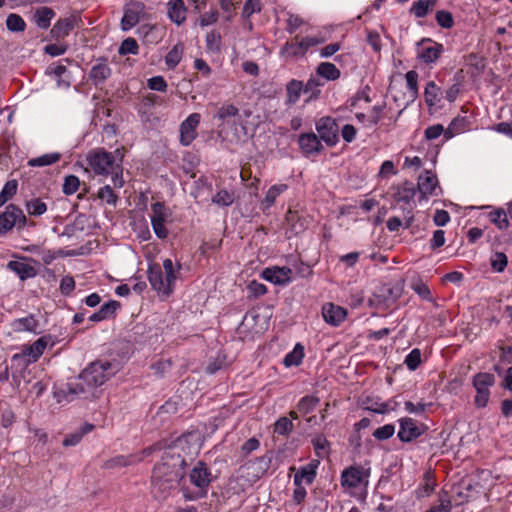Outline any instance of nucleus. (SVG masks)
I'll return each instance as SVG.
<instances>
[{
    "label": "nucleus",
    "mask_w": 512,
    "mask_h": 512,
    "mask_svg": "<svg viewBox=\"0 0 512 512\" xmlns=\"http://www.w3.org/2000/svg\"><path fill=\"white\" fill-rule=\"evenodd\" d=\"M471 122L466 116L455 117L446 128L445 141L470 129Z\"/></svg>",
    "instance_id": "393cba45"
},
{
    "label": "nucleus",
    "mask_w": 512,
    "mask_h": 512,
    "mask_svg": "<svg viewBox=\"0 0 512 512\" xmlns=\"http://www.w3.org/2000/svg\"><path fill=\"white\" fill-rule=\"evenodd\" d=\"M238 114L239 109L235 105L230 103H224L219 107L214 118H217L221 122H225L230 118L238 116Z\"/></svg>",
    "instance_id": "ea45409f"
},
{
    "label": "nucleus",
    "mask_w": 512,
    "mask_h": 512,
    "mask_svg": "<svg viewBox=\"0 0 512 512\" xmlns=\"http://www.w3.org/2000/svg\"><path fill=\"white\" fill-rule=\"evenodd\" d=\"M413 220L414 217L409 211L407 216H405L404 221H402L399 217L393 216L387 220L386 226L390 232H397L402 226H404V228H409L412 225Z\"/></svg>",
    "instance_id": "c9c22d12"
},
{
    "label": "nucleus",
    "mask_w": 512,
    "mask_h": 512,
    "mask_svg": "<svg viewBox=\"0 0 512 512\" xmlns=\"http://www.w3.org/2000/svg\"><path fill=\"white\" fill-rule=\"evenodd\" d=\"M428 406H431V404H427L423 401L418 402L417 404H414L411 401H406L404 403V409L406 412L414 415H421L426 411V408Z\"/></svg>",
    "instance_id": "774afa93"
},
{
    "label": "nucleus",
    "mask_w": 512,
    "mask_h": 512,
    "mask_svg": "<svg viewBox=\"0 0 512 512\" xmlns=\"http://www.w3.org/2000/svg\"><path fill=\"white\" fill-rule=\"evenodd\" d=\"M80 185V180L75 175H68L64 179L63 183V193L66 195H72L74 194Z\"/></svg>",
    "instance_id": "13d9d810"
},
{
    "label": "nucleus",
    "mask_w": 512,
    "mask_h": 512,
    "mask_svg": "<svg viewBox=\"0 0 512 512\" xmlns=\"http://www.w3.org/2000/svg\"><path fill=\"white\" fill-rule=\"evenodd\" d=\"M234 193L226 189L218 191L213 197L212 202L220 207H227L234 202Z\"/></svg>",
    "instance_id": "37998d69"
},
{
    "label": "nucleus",
    "mask_w": 512,
    "mask_h": 512,
    "mask_svg": "<svg viewBox=\"0 0 512 512\" xmlns=\"http://www.w3.org/2000/svg\"><path fill=\"white\" fill-rule=\"evenodd\" d=\"M489 218L499 229H506L509 226L507 214L503 209H496L490 212Z\"/></svg>",
    "instance_id": "de8ad7c7"
},
{
    "label": "nucleus",
    "mask_w": 512,
    "mask_h": 512,
    "mask_svg": "<svg viewBox=\"0 0 512 512\" xmlns=\"http://www.w3.org/2000/svg\"><path fill=\"white\" fill-rule=\"evenodd\" d=\"M93 429H94L93 424L85 423L78 431L68 434L64 438L62 443L65 447L75 446L81 441V439L83 438V436L85 434L93 431Z\"/></svg>",
    "instance_id": "2f4dec72"
},
{
    "label": "nucleus",
    "mask_w": 512,
    "mask_h": 512,
    "mask_svg": "<svg viewBox=\"0 0 512 512\" xmlns=\"http://www.w3.org/2000/svg\"><path fill=\"white\" fill-rule=\"evenodd\" d=\"M398 438L402 442H411L420 437L425 431V425H418L417 422L409 417L399 419Z\"/></svg>",
    "instance_id": "ddd939ff"
},
{
    "label": "nucleus",
    "mask_w": 512,
    "mask_h": 512,
    "mask_svg": "<svg viewBox=\"0 0 512 512\" xmlns=\"http://www.w3.org/2000/svg\"><path fill=\"white\" fill-rule=\"evenodd\" d=\"M417 186L424 197L437 196L441 191L437 176L428 170L419 176Z\"/></svg>",
    "instance_id": "a211bd4d"
},
{
    "label": "nucleus",
    "mask_w": 512,
    "mask_h": 512,
    "mask_svg": "<svg viewBox=\"0 0 512 512\" xmlns=\"http://www.w3.org/2000/svg\"><path fill=\"white\" fill-rule=\"evenodd\" d=\"M288 189V185L284 183H278L272 185L268 191L266 192V195L264 199L262 200V205L265 209H269L272 207L276 199L283 194Z\"/></svg>",
    "instance_id": "c756f323"
},
{
    "label": "nucleus",
    "mask_w": 512,
    "mask_h": 512,
    "mask_svg": "<svg viewBox=\"0 0 512 512\" xmlns=\"http://www.w3.org/2000/svg\"><path fill=\"white\" fill-rule=\"evenodd\" d=\"M316 72H317L318 76L326 79L327 81H335L341 75V72L336 67V65L333 64V63H330V62H322V63H320L317 66Z\"/></svg>",
    "instance_id": "7c9ffc66"
},
{
    "label": "nucleus",
    "mask_w": 512,
    "mask_h": 512,
    "mask_svg": "<svg viewBox=\"0 0 512 512\" xmlns=\"http://www.w3.org/2000/svg\"><path fill=\"white\" fill-rule=\"evenodd\" d=\"M221 36L218 31H211L206 35V46L211 51H219Z\"/></svg>",
    "instance_id": "338daca9"
},
{
    "label": "nucleus",
    "mask_w": 512,
    "mask_h": 512,
    "mask_svg": "<svg viewBox=\"0 0 512 512\" xmlns=\"http://www.w3.org/2000/svg\"><path fill=\"white\" fill-rule=\"evenodd\" d=\"M61 155L59 153L44 154L36 158H32L28 161L30 167H44L52 165L60 160Z\"/></svg>",
    "instance_id": "58836bf2"
},
{
    "label": "nucleus",
    "mask_w": 512,
    "mask_h": 512,
    "mask_svg": "<svg viewBox=\"0 0 512 512\" xmlns=\"http://www.w3.org/2000/svg\"><path fill=\"white\" fill-rule=\"evenodd\" d=\"M437 24L445 29H449L454 25L452 14L446 10H439L435 16Z\"/></svg>",
    "instance_id": "4d7b16f0"
},
{
    "label": "nucleus",
    "mask_w": 512,
    "mask_h": 512,
    "mask_svg": "<svg viewBox=\"0 0 512 512\" xmlns=\"http://www.w3.org/2000/svg\"><path fill=\"white\" fill-rule=\"evenodd\" d=\"M370 470L362 466H350L341 473V485L354 492L357 489L365 490L369 484Z\"/></svg>",
    "instance_id": "39448f33"
},
{
    "label": "nucleus",
    "mask_w": 512,
    "mask_h": 512,
    "mask_svg": "<svg viewBox=\"0 0 512 512\" xmlns=\"http://www.w3.org/2000/svg\"><path fill=\"white\" fill-rule=\"evenodd\" d=\"M51 336H42L31 345H23L20 353L13 355L12 360H23L26 365L35 363L44 353Z\"/></svg>",
    "instance_id": "1a4fd4ad"
},
{
    "label": "nucleus",
    "mask_w": 512,
    "mask_h": 512,
    "mask_svg": "<svg viewBox=\"0 0 512 512\" xmlns=\"http://www.w3.org/2000/svg\"><path fill=\"white\" fill-rule=\"evenodd\" d=\"M411 289L422 299L432 301L433 297L429 287L420 279L411 283Z\"/></svg>",
    "instance_id": "09e8293b"
},
{
    "label": "nucleus",
    "mask_w": 512,
    "mask_h": 512,
    "mask_svg": "<svg viewBox=\"0 0 512 512\" xmlns=\"http://www.w3.org/2000/svg\"><path fill=\"white\" fill-rule=\"evenodd\" d=\"M111 73V68L107 64L106 59L102 58L92 66L89 78L94 85L98 86L103 84L111 76Z\"/></svg>",
    "instance_id": "4be33fe9"
},
{
    "label": "nucleus",
    "mask_w": 512,
    "mask_h": 512,
    "mask_svg": "<svg viewBox=\"0 0 512 512\" xmlns=\"http://www.w3.org/2000/svg\"><path fill=\"white\" fill-rule=\"evenodd\" d=\"M298 142L301 150L306 155L319 153L323 148L318 136L314 133L300 135Z\"/></svg>",
    "instance_id": "5701e85b"
},
{
    "label": "nucleus",
    "mask_w": 512,
    "mask_h": 512,
    "mask_svg": "<svg viewBox=\"0 0 512 512\" xmlns=\"http://www.w3.org/2000/svg\"><path fill=\"white\" fill-rule=\"evenodd\" d=\"M119 306L120 305L117 301L111 300V301L103 304L98 311L104 317V319L107 320V319L114 317Z\"/></svg>",
    "instance_id": "e2e57ef3"
},
{
    "label": "nucleus",
    "mask_w": 512,
    "mask_h": 512,
    "mask_svg": "<svg viewBox=\"0 0 512 512\" xmlns=\"http://www.w3.org/2000/svg\"><path fill=\"white\" fill-rule=\"evenodd\" d=\"M7 268L14 272L22 281L34 278L37 275L36 269L23 261H9Z\"/></svg>",
    "instance_id": "a878e982"
},
{
    "label": "nucleus",
    "mask_w": 512,
    "mask_h": 512,
    "mask_svg": "<svg viewBox=\"0 0 512 512\" xmlns=\"http://www.w3.org/2000/svg\"><path fill=\"white\" fill-rule=\"evenodd\" d=\"M189 436L191 435H182L177 438L165 449L161 456V461L154 466L152 489L157 497L166 498L172 490L176 489L183 478L186 462L180 450L188 442Z\"/></svg>",
    "instance_id": "f257e3e1"
},
{
    "label": "nucleus",
    "mask_w": 512,
    "mask_h": 512,
    "mask_svg": "<svg viewBox=\"0 0 512 512\" xmlns=\"http://www.w3.org/2000/svg\"><path fill=\"white\" fill-rule=\"evenodd\" d=\"M491 267L495 272H503L508 264L507 256L502 252H496L491 256Z\"/></svg>",
    "instance_id": "603ef678"
},
{
    "label": "nucleus",
    "mask_w": 512,
    "mask_h": 512,
    "mask_svg": "<svg viewBox=\"0 0 512 512\" xmlns=\"http://www.w3.org/2000/svg\"><path fill=\"white\" fill-rule=\"evenodd\" d=\"M304 358V348L301 344H296L294 349L289 352L283 360V363L286 367L298 366L301 364Z\"/></svg>",
    "instance_id": "e433bc0d"
},
{
    "label": "nucleus",
    "mask_w": 512,
    "mask_h": 512,
    "mask_svg": "<svg viewBox=\"0 0 512 512\" xmlns=\"http://www.w3.org/2000/svg\"><path fill=\"white\" fill-rule=\"evenodd\" d=\"M116 373V367L107 360L91 363L79 376L77 381L67 384V396L83 395L89 389L103 385Z\"/></svg>",
    "instance_id": "f03ea898"
},
{
    "label": "nucleus",
    "mask_w": 512,
    "mask_h": 512,
    "mask_svg": "<svg viewBox=\"0 0 512 512\" xmlns=\"http://www.w3.org/2000/svg\"><path fill=\"white\" fill-rule=\"evenodd\" d=\"M27 225V218L21 208L15 204H9L0 213V235H5L13 228L22 230Z\"/></svg>",
    "instance_id": "0eeeda50"
},
{
    "label": "nucleus",
    "mask_w": 512,
    "mask_h": 512,
    "mask_svg": "<svg viewBox=\"0 0 512 512\" xmlns=\"http://www.w3.org/2000/svg\"><path fill=\"white\" fill-rule=\"evenodd\" d=\"M97 198L105 204L115 206L119 197L111 186L105 185L98 190Z\"/></svg>",
    "instance_id": "79ce46f5"
},
{
    "label": "nucleus",
    "mask_w": 512,
    "mask_h": 512,
    "mask_svg": "<svg viewBox=\"0 0 512 512\" xmlns=\"http://www.w3.org/2000/svg\"><path fill=\"white\" fill-rule=\"evenodd\" d=\"M25 209L29 216L38 217L46 213L47 205L40 198H33L25 203Z\"/></svg>",
    "instance_id": "4c0bfd02"
},
{
    "label": "nucleus",
    "mask_w": 512,
    "mask_h": 512,
    "mask_svg": "<svg viewBox=\"0 0 512 512\" xmlns=\"http://www.w3.org/2000/svg\"><path fill=\"white\" fill-rule=\"evenodd\" d=\"M39 326L38 320L34 315H29L23 318L14 319L11 322V328L14 332H31L36 333Z\"/></svg>",
    "instance_id": "bb28decb"
},
{
    "label": "nucleus",
    "mask_w": 512,
    "mask_h": 512,
    "mask_svg": "<svg viewBox=\"0 0 512 512\" xmlns=\"http://www.w3.org/2000/svg\"><path fill=\"white\" fill-rule=\"evenodd\" d=\"M282 55H288V56H291V57H299V56H304L306 53L304 52L302 46H301V42H287L285 44V46L281 49V52H280Z\"/></svg>",
    "instance_id": "864d4df0"
},
{
    "label": "nucleus",
    "mask_w": 512,
    "mask_h": 512,
    "mask_svg": "<svg viewBox=\"0 0 512 512\" xmlns=\"http://www.w3.org/2000/svg\"><path fill=\"white\" fill-rule=\"evenodd\" d=\"M347 310L334 303H325L322 306V316L324 321L333 326H340L347 318Z\"/></svg>",
    "instance_id": "dca6fc26"
},
{
    "label": "nucleus",
    "mask_w": 512,
    "mask_h": 512,
    "mask_svg": "<svg viewBox=\"0 0 512 512\" xmlns=\"http://www.w3.org/2000/svg\"><path fill=\"white\" fill-rule=\"evenodd\" d=\"M141 462V457L130 455H117L106 463L107 468L126 467Z\"/></svg>",
    "instance_id": "473e14b6"
},
{
    "label": "nucleus",
    "mask_w": 512,
    "mask_h": 512,
    "mask_svg": "<svg viewBox=\"0 0 512 512\" xmlns=\"http://www.w3.org/2000/svg\"><path fill=\"white\" fill-rule=\"evenodd\" d=\"M436 3L437 0H418L411 5L409 13L416 18H424L433 10Z\"/></svg>",
    "instance_id": "c85d7f7f"
},
{
    "label": "nucleus",
    "mask_w": 512,
    "mask_h": 512,
    "mask_svg": "<svg viewBox=\"0 0 512 512\" xmlns=\"http://www.w3.org/2000/svg\"><path fill=\"white\" fill-rule=\"evenodd\" d=\"M293 430V422L287 417H280L274 424V432L287 435Z\"/></svg>",
    "instance_id": "5fc2aeb1"
},
{
    "label": "nucleus",
    "mask_w": 512,
    "mask_h": 512,
    "mask_svg": "<svg viewBox=\"0 0 512 512\" xmlns=\"http://www.w3.org/2000/svg\"><path fill=\"white\" fill-rule=\"evenodd\" d=\"M184 53V45L177 43L165 56V64L169 69H174L181 61Z\"/></svg>",
    "instance_id": "f704fd0d"
},
{
    "label": "nucleus",
    "mask_w": 512,
    "mask_h": 512,
    "mask_svg": "<svg viewBox=\"0 0 512 512\" xmlns=\"http://www.w3.org/2000/svg\"><path fill=\"white\" fill-rule=\"evenodd\" d=\"M316 130L321 140L328 146H334L338 143V126L331 117H322L316 123Z\"/></svg>",
    "instance_id": "f8f14e48"
},
{
    "label": "nucleus",
    "mask_w": 512,
    "mask_h": 512,
    "mask_svg": "<svg viewBox=\"0 0 512 512\" xmlns=\"http://www.w3.org/2000/svg\"><path fill=\"white\" fill-rule=\"evenodd\" d=\"M145 6L140 1H134L124 7V14L121 19V29L123 31H129L135 27L141 16L144 14Z\"/></svg>",
    "instance_id": "4468645a"
},
{
    "label": "nucleus",
    "mask_w": 512,
    "mask_h": 512,
    "mask_svg": "<svg viewBox=\"0 0 512 512\" xmlns=\"http://www.w3.org/2000/svg\"><path fill=\"white\" fill-rule=\"evenodd\" d=\"M319 398L313 395H307L300 399L297 405V409L302 414H308L312 412L319 404Z\"/></svg>",
    "instance_id": "a19ab883"
},
{
    "label": "nucleus",
    "mask_w": 512,
    "mask_h": 512,
    "mask_svg": "<svg viewBox=\"0 0 512 512\" xmlns=\"http://www.w3.org/2000/svg\"><path fill=\"white\" fill-rule=\"evenodd\" d=\"M445 133H446V129L444 128V126L442 124H434V125H431V126H428L425 130H424V137L426 140H435L437 138H439L441 135H443V138L445 139Z\"/></svg>",
    "instance_id": "6e6d98bb"
},
{
    "label": "nucleus",
    "mask_w": 512,
    "mask_h": 512,
    "mask_svg": "<svg viewBox=\"0 0 512 512\" xmlns=\"http://www.w3.org/2000/svg\"><path fill=\"white\" fill-rule=\"evenodd\" d=\"M6 26L12 32H22L26 28V23L20 15L11 13L7 16Z\"/></svg>",
    "instance_id": "a18cd8bd"
},
{
    "label": "nucleus",
    "mask_w": 512,
    "mask_h": 512,
    "mask_svg": "<svg viewBox=\"0 0 512 512\" xmlns=\"http://www.w3.org/2000/svg\"><path fill=\"white\" fill-rule=\"evenodd\" d=\"M321 85H323V84L319 81V79L314 78V77H311L306 82V84L304 85V92L311 93L310 97L306 100V102H309L312 99H316L319 96V94H320L319 86H321Z\"/></svg>",
    "instance_id": "bf43d9fd"
},
{
    "label": "nucleus",
    "mask_w": 512,
    "mask_h": 512,
    "mask_svg": "<svg viewBox=\"0 0 512 512\" xmlns=\"http://www.w3.org/2000/svg\"><path fill=\"white\" fill-rule=\"evenodd\" d=\"M404 363L409 370H416L421 364V351L417 348L413 349L405 358Z\"/></svg>",
    "instance_id": "052dcab7"
},
{
    "label": "nucleus",
    "mask_w": 512,
    "mask_h": 512,
    "mask_svg": "<svg viewBox=\"0 0 512 512\" xmlns=\"http://www.w3.org/2000/svg\"><path fill=\"white\" fill-rule=\"evenodd\" d=\"M55 15L56 13L52 8L48 6H40L35 10L32 20L39 29L47 30Z\"/></svg>",
    "instance_id": "b1692460"
},
{
    "label": "nucleus",
    "mask_w": 512,
    "mask_h": 512,
    "mask_svg": "<svg viewBox=\"0 0 512 512\" xmlns=\"http://www.w3.org/2000/svg\"><path fill=\"white\" fill-rule=\"evenodd\" d=\"M440 88L434 81L427 83L424 89L425 102L429 107H434L440 102Z\"/></svg>",
    "instance_id": "72a5a7b5"
},
{
    "label": "nucleus",
    "mask_w": 512,
    "mask_h": 512,
    "mask_svg": "<svg viewBox=\"0 0 512 512\" xmlns=\"http://www.w3.org/2000/svg\"><path fill=\"white\" fill-rule=\"evenodd\" d=\"M385 115V105H375L368 113V127L377 125Z\"/></svg>",
    "instance_id": "3c124183"
},
{
    "label": "nucleus",
    "mask_w": 512,
    "mask_h": 512,
    "mask_svg": "<svg viewBox=\"0 0 512 512\" xmlns=\"http://www.w3.org/2000/svg\"><path fill=\"white\" fill-rule=\"evenodd\" d=\"M76 25V16L59 18L50 30V35L55 40L64 39L70 34Z\"/></svg>",
    "instance_id": "aec40b11"
},
{
    "label": "nucleus",
    "mask_w": 512,
    "mask_h": 512,
    "mask_svg": "<svg viewBox=\"0 0 512 512\" xmlns=\"http://www.w3.org/2000/svg\"><path fill=\"white\" fill-rule=\"evenodd\" d=\"M122 154L119 150L107 152L103 148H96L87 153L86 160L96 175H110L122 164Z\"/></svg>",
    "instance_id": "20e7f679"
},
{
    "label": "nucleus",
    "mask_w": 512,
    "mask_h": 512,
    "mask_svg": "<svg viewBox=\"0 0 512 512\" xmlns=\"http://www.w3.org/2000/svg\"><path fill=\"white\" fill-rule=\"evenodd\" d=\"M304 92V84L300 80L292 79L286 84V104L294 105Z\"/></svg>",
    "instance_id": "cd10ccee"
},
{
    "label": "nucleus",
    "mask_w": 512,
    "mask_h": 512,
    "mask_svg": "<svg viewBox=\"0 0 512 512\" xmlns=\"http://www.w3.org/2000/svg\"><path fill=\"white\" fill-rule=\"evenodd\" d=\"M169 209L162 202H156L151 205V225L155 235L160 239L167 238L169 231L165 222L170 217Z\"/></svg>",
    "instance_id": "9b49d317"
},
{
    "label": "nucleus",
    "mask_w": 512,
    "mask_h": 512,
    "mask_svg": "<svg viewBox=\"0 0 512 512\" xmlns=\"http://www.w3.org/2000/svg\"><path fill=\"white\" fill-rule=\"evenodd\" d=\"M138 51H139L138 43L134 38H131V37L123 40L118 49V53L120 55H128V54L136 55V54H138Z\"/></svg>",
    "instance_id": "8fccbe9b"
},
{
    "label": "nucleus",
    "mask_w": 512,
    "mask_h": 512,
    "mask_svg": "<svg viewBox=\"0 0 512 512\" xmlns=\"http://www.w3.org/2000/svg\"><path fill=\"white\" fill-rule=\"evenodd\" d=\"M166 7L167 16L171 22L180 26L186 21L187 7L183 0H169Z\"/></svg>",
    "instance_id": "412c9836"
},
{
    "label": "nucleus",
    "mask_w": 512,
    "mask_h": 512,
    "mask_svg": "<svg viewBox=\"0 0 512 512\" xmlns=\"http://www.w3.org/2000/svg\"><path fill=\"white\" fill-rule=\"evenodd\" d=\"M189 478L190 482L197 488V492L194 495L184 494V497L188 500H195L205 496L211 482V472L208 467L203 462L197 463L190 472Z\"/></svg>",
    "instance_id": "6e6552de"
},
{
    "label": "nucleus",
    "mask_w": 512,
    "mask_h": 512,
    "mask_svg": "<svg viewBox=\"0 0 512 512\" xmlns=\"http://www.w3.org/2000/svg\"><path fill=\"white\" fill-rule=\"evenodd\" d=\"M394 433H395V426L393 424H386V425H383V426L377 428L373 432V436L377 440H387V439L391 438Z\"/></svg>",
    "instance_id": "680f3d73"
},
{
    "label": "nucleus",
    "mask_w": 512,
    "mask_h": 512,
    "mask_svg": "<svg viewBox=\"0 0 512 512\" xmlns=\"http://www.w3.org/2000/svg\"><path fill=\"white\" fill-rule=\"evenodd\" d=\"M405 80L409 96L411 99H415L418 96V73L414 70H410L405 74Z\"/></svg>",
    "instance_id": "c03bdc74"
},
{
    "label": "nucleus",
    "mask_w": 512,
    "mask_h": 512,
    "mask_svg": "<svg viewBox=\"0 0 512 512\" xmlns=\"http://www.w3.org/2000/svg\"><path fill=\"white\" fill-rule=\"evenodd\" d=\"M180 266L175 269L171 259L163 261V270L158 264L150 265L148 268V280L151 287L163 296H169L175 287Z\"/></svg>",
    "instance_id": "7ed1b4c3"
},
{
    "label": "nucleus",
    "mask_w": 512,
    "mask_h": 512,
    "mask_svg": "<svg viewBox=\"0 0 512 512\" xmlns=\"http://www.w3.org/2000/svg\"><path fill=\"white\" fill-rule=\"evenodd\" d=\"M443 52V44L433 41L430 38H423L417 44V58L427 65L435 64Z\"/></svg>",
    "instance_id": "9d476101"
},
{
    "label": "nucleus",
    "mask_w": 512,
    "mask_h": 512,
    "mask_svg": "<svg viewBox=\"0 0 512 512\" xmlns=\"http://www.w3.org/2000/svg\"><path fill=\"white\" fill-rule=\"evenodd\" d=\"M18 183L16 180L7 181L0 192V207H2L17 192Z\"/></svg>",
    "instance_id": "49530a36"
},
{
    "label": "nucleus",
    "mask_w": 512,
    "mask_h": 512,
    "mask_svg": "<svg viewBox=\"0 0 512 512\" xmlns=\"http://www.w3.org/2000/svg\"><path fill=\"white\" fill-rule=\"evenodd\" d=\"M286 220L288 223H292V229L296 233L305 229L304 220L300 218L297 212L289 210L286 214Z\"/></svg>",
    "instance_id": "69168bd1"
},
{
    "label": "nucleus",
    "mask_w": 512,
    "mask_h": 512,
    "mask_svg": "<svg viewBox=\"0 0 512 512\" xmlns=\"http://www.w3.org/2000/svg\"><path fill=\"white\" fill-rule=\"evenodd\" d=\"M292 270L289 267H269L263 270L262 277L276 285H286L292 281Z\"/></svg>",
    "instance_id": "f3484780"
},
{
    "label": "nucleus",
    "mask_w": 512,
    "mask_h": 512,
    "mask_svg": "<svg viewBox=\"0 0 512 512\" xmlns=\"http://www.w3.org/2000/svg\"><path fill=\"white\" fill-rule=\"evenodd\" d=\"M495 384V376L488 372H479L472 378V385L476 391L474 405L477 408H485L490 399V389Z\"/></svg>",
    "instance_id": "423d86ee"
},
{
    "label": "nucleus",
    "mask_w": 512,
    "mask_h": 512,
    "mask_svg": "<svg viewBox=\"0 0 512 512\" xmlns=\"http://www.w3.org/2000/svg\"><path fill=\"white\" fill-rule=\"evenodd\" d=\"M200 120L199 113H192L180 124V143L183 146H189L196 139Z\"/></svg>",
    "instance_id": "2eb2a0df"
},
{
    "label": "nucleus",
    "mask_w": 512,
    "mask_h": 512,
    "mask_svg": "<svg viewBox=\"0 0 512 512\" xmlns=\"http://www.w3.org/2000/svg\"><path fill=\"white\" fill-rule=\"evenodd\" d=\"M147 86L149 89L159 92H166L167 82L163 76H154L148 79Z\"/></svg>",
    "instance_id": "0e129e2a"
},
{
    "label": "nucleus",
    "mask_w": 512,
    "mask_h": 512,
    "mask_svg": "<svg viewBox=\"0 0 512 512\" xmlns=\"http://www.w3.org/2000/svg\"><path fill=\"white\" fill-rule=\"evenodd\" d=\"M319 464L320 461L318 459H314L310 461L307 465L300 467L294 475V485L299 486V483H305L306 485L312 484L316 478Z\"/></svg>",
    "instance_id": "6ab92c4d"
}]
</instances>
